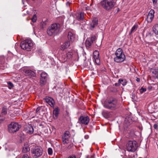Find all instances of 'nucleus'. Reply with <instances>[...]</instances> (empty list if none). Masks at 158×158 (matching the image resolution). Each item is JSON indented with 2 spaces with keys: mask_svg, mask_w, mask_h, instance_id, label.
<instances>
[{
  "mask_svg": "<svg viewBox=\"0 0 158 158\" xmlns=\"http://www.w3.org/2000/svg\"><path fill=\"white\" fill-rule=\"evenodd\" d=\"M33 46V44L31 41L28 40H26L22 41L20 44V46L21 48L27 51H29Z\"/></svg>",
  "mask_w": 158,
  "mask_h": 158,
  "instance_id": "0eeeda50",
  "label": "nucleus"
},
{
  "mask_svg": "<svg viewBox=\"0 0 158 158\" xmlns=\"http://www.w3.org/2000/svg\"><path fill=\"white\" fill-rule=\"evenodd\" d=\"M26 131L27 133L31 134L34 131L33 128L31 126L29 125L26 127Z\"/></svg>",
  "mask_w": 158,
  "mask_h": 158,
  "instance_id": "4be33fe9",
  "label": "nucleus"
},
{
  "mask_svg": "<svg viewBox=\"0 0 158 158\" xmlns=\"http://www.w3.org/2000/svg\"><path fill=\"white\" fill-rule=\"evenodd\" d=\"M102 7L107 11H109L114 8L115 5V3L113 1L103 0L100 2Z\"/></svg>",
  "mask_w": 158,
  "mask_h": 158,
  "instance_id": "7ed1b4c3",
  "label": "nucleus"
},
{
  "mask_svg": "<svg viewBox=\"0 0 158 158\" xmlns=\"http://www.w3.org/2000/svg\"><path fill=\"white\" fill-rule=\"evenodd\" d=\"M8 85L9 87H10V89H11V88L13 87L14 86L13 84L10 82H8Z\"/></svg>",
  "mask_w": 158,
  "mask_h": 158,
  "instance_id": "f704fd0d",
  "label": "nucleus"
},
{
  "mask_svg": "<svg viewBox=\"0 0 158 158\" xmlns=\"http://www.w3.org/2000/svg\"><path fill=\"white\" fill-rule=\"evenodd\" d=\"M89 119L88 116H81L79 118V122L80 123L85 125H87L89 122Z\"/></svg>",
  "mask_w": 158,
  "mask_h": 158,
  "instance_id": "9d476101",
  "label": "nucleus"
},
{
  "mask_svg": "<svg viewBox=\"0 0 158 158\" xmlns=\"http://www.w3.org/2000/svg\"><path fill=\"white\" fill-rule=\"evenodd\" d=\"M118 83H115V86H118Z\"/></svg>",
  "mask_w": 158,
  "mask_h": 158,
  "instance_id": "a18cd8bd",
  "label": "nucleus"
},
{
  "mask_svg": "<svg viewBox=\"0 0 158 158\" xmlns=\"http://www.w3.org/2000/svg\"><path fill=\"white\" fill-rule=\"evenodd\" d=\"M31 20L33 23L35 22L36 21L37 18L35 15H34L31 19Z\"/></svg>",
  "mask_w": 158,
  "mask_h": 158,
  "instance_id": "7c9ffc66",
  "label": "nucleus"
},
{
  "mask_svg": "<svg viewBox=\"0 0 158 158\" xmlns=\"http://www.w3.org/2000/svg\"><path fill=\"white\" fill-rule=\"evenodd\" d=\"M99 52L98 51L96 50L93 53V58L95 63L97 65H99L100 64V60L99 58Z\"/></svg>",
  "mask_w": 158,
  "mask_h": 158,
  "instance_id": "9b49d317",
  "label": "nucleus"
},
{
  "mask_svg": "<svg viewBox=\"0 0 158 158\" xmlns=\"http://www.w3.org/2000/svg\"><path fill=\"white\" fill-rule=\"evenodd\" d=\"M4 119V118L0 115V123L2 122Z\"/></svg>",
  "mask_w": 158,
  "mask_h": 158,
  "instance_id": "e433bc0d",
  "label": "nucleus"
},
{
  "mask_svg": "<svg viewBox=\"0 0 158 158\" xmlns=\"http://www.w3.org/2000/svg\"><path fill=\"white\" fill-rule=\"evenodd\" d=\"M72 43V42H71L69 40L65 41L64 43L61 45L60 49V50L61 51H64L65 49L68 48L70 46L71 44Z\"/></svg>",
  "mask_w": 158,
  "mask_h": 158,
  "instance_id": "4468645a",
  "label": "nucleus"
},
{
  "mask_svg": "<svg viewBox=\"0 0 158 158\" xmlns=\"http://www.w3.org/2000/svg\"><path fill=\"white\" fill-rule=\"evenodd\" d=\"M59 114V110L58 108H56L53 111V117L54 119L57 118Z\"/></svg>",
  "mask_w": 158,
  "mask_h": 158,
  "instance_id": "aec40b11",
  "label": "nucleus"
},
{
  "mask_svg": "<svg viewBox=\"0 0 158 158\" xmlns=\"http://www.w3.org/2000/svg\"><path fill=\"white\" fill-rule=\"evenodd\" d=\"M98 24V20L97 18H94L92 21V23H90V26L93 28L97 26Z\"/></svg>",
  "mask_w": 158,
  "mask_h": 158,
  "instance_id": "412c9836",
  "label": "nucleus"
},
{
  "mask_svg": "<svg viewBox=\"0 0 158 158\" xmlns=\"http://www.w3.org/2000/svg\"><path fill=\"white\" fill-rule=\"evenodd\" d=\"M153 30L154 33L156 35H158V25H155L153 28Z\"/></svg>",
  "mask_w": 158,
  "mask_h": 158,
  "instance_id": "a878e982",
  "label": "nucleus"
},
{
  "mask_svg": "<svg viewBox=\"0 0 158 158\" xmlns=\"http://www.w3.org/2000/svg\"><path fill=\"white\" fill-rule=\"evenodd\" d=\"M152 2L153 3H157L156 0H152Z\"/></svg>",
  "mask_w": 158,
  "mask_h": 158,
  "instance_id": "a19ab883",
  "label": "nucleus"
},
{
  "mask_svg": "<svg viewBox=\"0 0 158 158\" xmlns=\"http://www.w3.org/2000/svg\"><path fill=\"white\" fill-rule=\"evenodd\" d=\"M155 77L156 78L158 79V73L155 76Z\"/></svg>",
  "mask_w": 158,
  "mask_h": 158,
  "instance_id": "c03bdc74",
  "label": "nucleus"
},
{
  "mask_svg": "<svg viewBox=\"0 0 158 158\" xmlns=\"http://www.w3.org/2000/svg\"><path fill=\"white\" fill-rule=\"evenodd\" d=\"M60 27L59 24H52L48 28L47 32L48 35L50 36H52L57 34L59 31Z\"/></svg>",
  "mask_w": 158,
  "mask_h": 158,
  "instance_id": "20e7f679",
  "label": "nucleus"
},
{
  "mask_svg": "<svg viewBox=\"0 0 158 158\" xmlns=\"http://www.w3.org/2000/svg\"><path fill=\"white\" fill-rule=\"evenodd\" d=\"M138 28V25L137 24H135L132 28L130 33L129 34H131L133 32L135 31Z\"/></svg>",
  "mask_w": 158,
  "mask_h": 158,
  "instance_id": "393cba45",
  "label": "nucleus"
},
{
  "mask_svg": "<svg viewBox=\"0 0 158 158\" xmlns=\"http://www.w3.org/2000/svg\"><path fill=\"white\" fill-rule=\"evenodd\" d=\"M7 113V111L6 108L4 107L2 108L1 112L2 115H5Z\"/></svg>",
  "mask_w": 158,
  "mask_h": 158,
  "instance_id": "cd10ccee",
  "label": "nucleus"
},
{
  "mask_svg": "<svg viewBox=\"0 0 158 158\" xmlns=\"http://www.w3.org/2000/svg\"><path fill=\"white\" fill-rule=\"evenodd\" d=\"M21 127L18 123L13 122L8 126V130L9 132L13 133L18 131Z\"/></svg>",
  "mask_w": 158,
  "mask_h": 158,
  "instance_id": "423d86ee",
  "label": "nucleus"
},
{
  "mask_svg": "<svg viewBox=\"0 0 158 158\" xmlns=\"http://www.w3.org/2000/svg\"><path fill=\"white\" fill-rule=\"evenodd\" d=\"M146 90V88H143V87H142L139 89L140 92L141 94H142L143 92H145Z\"/></svg>",
  "mask_w": 158,
  "mask_h": 158,
  "instance_id": "2f4dec72",
  "label": "nucleus"
},
{
  "mask_svg": "<svg viewBox=\"0 0 158 158\" xmlns=\"http://www.w3.org/2000/svg\"><path fill=\"white\" fill-rule=\"evenodd\" d=\"M118 82L119 84H121L123 85H125L127 83L125 80H124L122 79H119Z\"/></svg>",
  "mask_w": 158,
  "mask_h": 158,
  "instance_id": "bb28decb",
  "label": "nucleus"
},
{
  "mask_svg": "<svg viewBox=\"0 0 158 158\" xmlns=\"http://www.w3.org/2000/svg\"><path fill=\"white\" fill-rule=\"evenodd\" d=\"M104 107L111 110H115L119 107V102L115 98L110 97L106 98L103 103Z\"/></svg>",
  "mask_w": 158,
  "mask_h": 158,
  "instance_id": "f257e3e1",
  "label": "nucleus"
},
{
  "mask_svg": "<svg viewBox=\"0 0 158 158\" xmlns=\"http://www.w3.org/2000/svg\"><path fill=\"white\" fill-rule=\"evenodd\" d=\"M136 81L138 82H139L140 81V79L139 78H137V79H136Z\"/></svg>",
  "mask_w": 158,
  "mask_h": 158,
  "instance_id": "79ce46f5",
  "label": "nucleus"
},
{
  "mask_svg": "<svg viewBox=\"0 0 158 158\" xmlns=\"http://www.w3.org/2000/svg\"><path fill=\"white\" fill-rule=\"evenodd\" d=\"M40 107H38L36 109V113H37L40 110Z\"/></svg>",
  "mask_w": 158,
  "mask_h": 158,
  "instance_id": "58836bf2",
  "label": "nucleus"
},
{
  "mask_svg": "<svg viewBox=\"0 0 158 158\" xmlns=\"http://www.w3.org/2000/svg\"><path fill=\"white\" fill-rule=\"evenodd\" d=\"M154 10H151L149 12L147 19L148 23H151L154 17Z\"/></svg>",
  "mask_w": 158,
  "mask_h": 158,
  "instance_id": "f8f14e48",
  "label": "nucleus"
},
{
  "mask_svg": "<svg viewBox=\"0 0 158 158\" xmlns=\"http://www.w3.org/2000/svg\"><path fill=\"white\" fill-rule=\"evenodd\" d=\"M66 57L67 59H70L73 57V53L71 51H69L66 53Z\"/></svg>",
  "mask_w": 158,
  "mask_h": 158,
  "instance_id": "b1692460",
  "label": "nucleus"
},
{
  "mask_svg": "<svg viewBox=\"0 0 158 158\" xmlns=\"http://www.w3.org/2000/svg\"><path fill=\"white\" fill-rule=\"evenodd\" d=\"M48 76V75L46 73L42 72L41 73L40 83L41 86H43L46 84Z\"/></svg>",
  "mask_w": 158,
  "mask_h": 158,
  "instance_id": "1a4fd4ad",
  "label": "nucleus"
},
{
  "mask_svg": "<svg viewBox=\"0 0 158 158\" xmlns=\"http://www.w3.org/2000/svg\"><path fill=\"white\" fill-rule=\"evenodd\" d=\"M68 158H76V157L75 155H72L69 157Z\"/></svg>",
  "mask_w": 158,
  "mask_h": 158,
  "instance_id": "ea45409f",
  "label": "nucleus"
},
{
  "mask_svg": "<svg viewBox=\"0 0 158 158\" xmlns=\"http://www.w3.org/2000/svg\"><path fill=\"white\" fill-rule=\"evenodd\" d=\"M22 158H30L29 156L27 154L23 155Z\"/></svg>",
  "mask_w": 158,
  "mask_h": 158,
  "instance_id": "c9c22d12",
  "label": "nucleus"
},
{
  "mask_svg": "<svg viewBox=\"0 0 158 158\" xmlns=\"http://www.w3.org/2000/svg\"><path fill=\"white\" fill-rule=\"evenodd\" d=\"M87 158H93L92 156L89 157V156H87Z\"/></svg>",
  "mask_w": 158,
  "mask_h": 158,
  "instance_id": "37998d69",
  "label": "nucleus"
},
{
  "mask_svg": "<svg viewBox=\"0 0 158 158\" xmlns=\"http://www.w3.org/2000/svg\"><path fill=\"white\" fill-rule=\"evenodd\" d=\"M68 38L69 41L73 42L74 40L75 35L71 32H68Z\"/></svg>",
  "mask_w": 158,
  "mask_h": 158,
  "instance_id": "a211bd4d",
  "label": "nucleus"
},
{
  "mask_svg": "<svg viewBox=\"0 0 158 158\" xmlns=\"http://www.w3.org/2000/svg\"><path fill=\"white\" fill-rule=\"evenodd\" d=\"M93 44V43H91L90 41L89 40L87 39L86 40L85 42V44L86 46L88 47H89L91 46V44Z\"/></svg>",
  "mask_w": 158,
  "mask_h": 158,
  "instance_id": "c756f323",
  "label": "nucleus"
},
{
  "mask_svg": "<svg viewBox=\"0 0 158 158\" xmlns=\"http://www.w3.org/2000/svg\"><path fill=\"white\" fill-rule=\"evenodd\" d=\"M44 99L45 102L48 103L50 106H52L54 105V101L53 99L51 97L47 96Z\"/></svg>",
  "mask_w": 158,
  "mask_h": 158,
  "instance_id": "2eb2a0df",
  "label": "nucleus"
},
{
  "mask_svg": "<svg viewBox=\"0 0 158 158\" xmlns=\"http://www.w3.org/2000/svg\"><path fill=\"white\" fill-rule=\"evenodd\" d=\"M48 153L50 155H51L52 154V150L51 148H49L48 149Z\"/></svg>",
  "mask_w": 158,
  "mask_h": 158,
  "instance_id": "473e14b6",
  "label": "nucleus"
},
{
  "mask_svg": "<svg viewBox=\"0 0 158 158\" xmlns=\"http://www.w3.org/2000/svg\"><path fill=\"white\" fill-rule=\"evenodd\" d=\"M75 18L79 21L82 20L84 19V14L83 13H80L75 15Z\"/></svg>",
  "mask_w": 158,
  "mask_h": 158,
  "instance_id": "6ab92c4d",
  "label": "nucleus"
},
{
  "mask_svg": "<svg viewBox=\"0 0 158 158\" xmlns=\"http://www.w3.org/2000/svg\"><path fill=\"white\" fill-rule=\"evenodd\" d=\"M69 132L68 131H66L62 137V140L64 144L69 143Z\"/></svg>",
  "mask_w": 158,
  "mask_h": 158,
  "instance_id": "ddd939ff",
  "label": "nucleus"
},
{
  "mask_svg": "<svg viewBox=\"0 0 158 158\" xmlns=\"http://www.w3.org/2000/svg\"><path fill=\"white\" fill-rule=\"evenodd\" d=\"M60 58L61 61L63 62H64L67 60V58L66 56V52L64 50L62 51L60 55Z\"/></svg>",
  "mask_w": 158,
  "mask_h": 158,
  "instance_id": "f3484780",
  "label": "nucleus"
},
{
  "mask_svg": "<svg viewBox=\"0 0 158 158\" xmlns=\"http://www.w3.org/2000/svg\"><path fill=\"white\" fill-rule=\"evenodd\" d=\"M30 148L28 145H24V146L23 147L22 150V152L23 153H26L30 151Z\"/></svg>",
  "mask_w": 158,
  "mask_h": 158,
  "instance_id": "5701e85b",
  "label": "nucleus"
},
{
  "mask_svg": "<svg viewBox=\"0 0 158 158\" xmlns=\"http://www.w3.org/2000/svg\"><path fill=\"white\" fill-rule=\"evenodd\" d=\"M25 75L29 77H36V74L35 72L31 70H27L25 71Z\"/></svg>",
  "mask_w": 158,
  "mask_h": 158,
  "instance_id": "dca6fc26",
  "label": "nucleus"
},
{
  "mask_svg": "<svg viewBox=\"0 0 158 158\" xmlns=\"http://www.w3.org/2000/svg\"><path fill=\"white\" fill-rule=\"evenodd\" d=\"M31 153L33 158H37L41 156L43 153L42 148L39 146H36L31 149Z\"/></svg>",
  "mask_w": 158,
  "mask_h": 158,
  "instance_id": "39448f33",
  "label": "nucleus"
},
{
  "mask_svg": "<svg viewBox=\"0 0 158 158\" xmlns=\"http://www.w3.org/2000/svg\"><path fill=\"white\" fill-rule=\"evenodd\" d=\"M158 126L156 124H155L153 125L154 128L155 129H157Z\"/></svg>",
  "mask_w": 158,
  "mask_h": 158,
  "instance_id": "4c0bfd02",
  "label": "nucleus"
},
{
  "mask_svg": "<svg viewBox=\"0 0 158 158\" xmlns=\"http://www.w3.org/2000/svg\"><path fill=\"white\" fill-rule=\"evenodd\" d=\"M152 73L154 74L155 76L158 73V71L156 70H154L152 72Z\"/></svg>",
  "mask_w": 158,
  "mask_h": 158,
  "instance_id": "72a5a7b5",
  "label": "nucleus"
},
{
  "mask_svg": "<svg viewBox=\"0 0 158 158\" xmlns=\"http://www.w3.org/2000/svg\"><path fill=\"white\" fill-rule=\"evenodd\" d=\"M115 54L116 56L114 58V61L117 63H121L125 59V56L122 49L119 48L116 51Z\"/></svg>",
  "mask_w": 158,
  "mask_h": 158,
  "instance_id": "f03ea898",
  "label": "nucleus"
},
{
  "mask_svg": "<svg viewBox=\"0 0 158 158\" xmlns=\"http://www.w3.org/2000/svg\"><path fill=\"white\" fill-rule=\"evenodd\" d=\"M137 142L135 141H129L126 145L127 150L129 152H134L137 148Z\"/></svg>",
  "mask_w": 158,
  "mask_h": 158,
  "instance_id": "6e6552de",
  "label": "nucleus"
},
{
  "mask_svg": "<svg viewBox=\"0 0 158 158\" xmlns=\"http://www.w3.org/2000/svg\"><path fill=\"white\" fill-rule=\"evenodd\" d=\"M96 39V36L95 35H93L92 36L91 38H88L87 39L90 41L91 43H93L94 41Z\"/></svg>",
  "mask_w": 158,
  "mask_h": 158,
  "instance_id": "c85d7f7f",
  "label": "nucleus"
}]
</instances>
